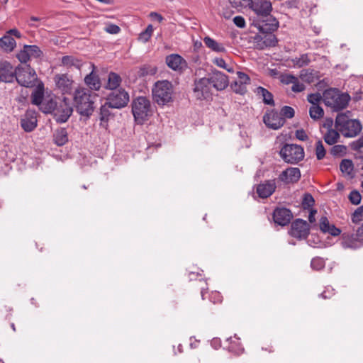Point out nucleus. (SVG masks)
Returning <instances> with one entry per match:
<instances>
[{
    "instance_id": "1",
    "label": "nucleus",
    "mask_w": 363,
    "mask_h": 363,
    "mask_svg": "<svg viewBox=\"0 0 363 363\" xmlns=\"http://www.w3.org/2000/svg\"><path fill=\"white\" fill-rule=\"evenodd\" d=\"M248 6L256 14L252 26L256 27L259 31L274 32L278 29L279 23L271 14L273 8L269 0L250 1Z\"/></svg>"
},
{
    "instance_id": "2",
    "label": "nucleus",
    "mask_w": 363,
    "mask_h": 363,
    "mask_svg": "<svg viewBox=\"0 0 363 363\" xmlns=\"http://www.w3.org/2000/svg\"><path fill=\"white\" fill-rule=\"evenodd\" d=\"M352 112L347 111L337 113L335 118V128L345 138H354L362 129L360 121L357 119H352Z\"/></svg>"
},
{
    "instance_id": "3",
    "label": "nucleus",
    "mask_w": 363,
    "mask_h": 363,
    "mask_svg": "<svg viewBox=\"0 0 363 363\" xmlns=\"http://www.w3.org/2000/svg\"><path fill=\"white\" fill-rule=\"evenodd\" d=\"M96 97V94L86 88H77L74 93V104L79 113L84 116H91Z\"/></svg>"
},
{
    "instance_id": "4",
    "label": "nucleus",
    "mask_w": 363,
    "mask_h": 363,
    "mask_svg": "<svg viewBox=\"0 0 363 363\" xmlns=\"http://www.w3.org/2000/svg\"><path fill=\"white\" fill-rule=\"evenodd\" d=\"M131 111L137 124L143 125L154 113V108L150 101L145 96H138L133 99Z\"/></svg>"
},
{
    "instance_id": "5",
    "label": "nucleus",
    "mask_w": 363,
    "mask_h": 363,
    "mask_svg": "<svg viewBox=\"0 0 363 363\" xmlns=\"http://www.w3.org/2000/svg\"><path fill=\"white\" fill-rule=\"evenodd\" d=\"M323 97L325 105L330 107L334 111L345 108L351 99L347 93H341L337 89L325 90Z\"/></svg>"
},
{
    "instance_id": "6",
    "label": "nucleus",
    "mask_w": 363,
    "mask_h": 363,
    "mask_svg": "<svg viewBox=\"0 0 363 363\" xmlns=\"http://www.w3.org/2000/svg\"><path fill=\"white\" fill-rule=\"evenodd\" d=\"M174 88L167 80H160L155 83L152 89V98L158 105H165L172 101Z\"/></svg>"
},
{
    "instance_id": "7",
    "label": "nucleus",
    "mask_w": 363,
    "mask_h": 363,
    "mask_svg": "<svg viewBox=\"0 0 363 363\" xmlns=\"http://www.w3.org/2000/svg\"><path fill=\"white\" fill-rule=\"evenodd\" d=\"M18 84L24 87H33L38 80L37 74L30 65H18L16 67V75L15 79Z\"/></svg>"
},
{
    "instance_id": "8",
    "label": "nucleus",
    "mask_w": 363,
    "mask_h": 363,
    "mask_svg": "<svg viewBox=\"0 0 363 363\" xmlns=\"http://www.w3.org/2000/svg\"><path fill=\"white\" fill-rule=\"evenodd\" d=\"M283 160L289 164H296L304 158L303 148L296 144H285L279 152Z\"/></svg>"
},
{
    "instance_id": "9",
    "label": "nucleus",
    "mask_w": 363,
    "mask_h": 363,
    "mask_svg": "<svg viewBox=\"0 0 363 363\" xmlns=\"http://www.w3.org/2000/svg\"><path fill=\"white\" fill-rule=\"evenodd\" d=\"M344 247L357 249L363 245V223L352 233H344L342 235Z\"/></svg>"
},
{
    "instance_id": "10",
    "label": "nucleus",
    "mask_w": 363,
    "mask_h": 363,
    "mask_svg": "<svg viewBox=\"0 0 363 363\" xmlns=\"http://www.w3.org/2000/svg\"><path fill=\"white\" fill-rule=\"evenodd\" d=\"M106 102L112 106V108H122L129 102V94L122 88L113 90L108 95Z\"/></svg>"
},
{
    "instance_id": "11",
    "label": "nucleus",
    "mask_w": 363,
    "mask_h": 363,
    "mask_svg": "<svg viewBox=\"0 0 363 363\" xmlns=\"http://www.w3.org/2000/svg\"><path fill=\"white\" fill-rule=\"evenodd\" d=\"M259 32L262 34H256L253 37V43L255 48L262 50L267 48L277 45L278 40L273 32Z\"/></svg>"
},
{
    "instance_id": "12",
    "label": "nucleus",
    "mask_w": 363,
    "mask_h": 363,
    "mask_svg": "<svg viewBox=\"0 0 363 363\" xmlns=\"http://www.w3.org/2000/svg\"><path fill=\"white\" fill-rule=\"evenodd\" d=\"M310 233L308 223L301 218L296 219L291 225L290 234L297 239H306Z\"/></svg>"
},
{
    "instance_id": "13",
    "label": "nucleus",
    "mask_w": 363,
    "mask_h": 363,
    "mask_svg": "<svg viewBox=\"0 0 363 363\" xmlns=\"http://www.w3.org/2000/svg\"><path fill=\"white\" fill-rule=\"evenodd\" d=\"M264 124L273 130L279 129L285 123V119L276 111L266 113L263 117Z\"/></svg>"
},
{
    "instance_id": "14",
    "label": "nucleus",
    "mask_w": 363,
    "mask_h": 363,
    "mask_svg": "<svg viewBox=\"0 0 363 363\" xmlns=\"http://www.w3.org/2000/svg\"><path fill=\"white\" fill-rule=\"evenodd\" d=\"M16 67L8 61L0 62V82L12 83L16 79Z\"/></svg>"
},
{
    "instance_id": "15",
    "label": "nucleus",
    "mask_w": 363,
    "mask_h": 363,
    "mask_svg": "<svg viewBox=\"0 0 363 363\" xmlns=\"http://www.w3.org/2000/svg\"><path fill=\"white\" fill-rule=\"evenodd\" d=\"M274 222L281 226H286L291 222L293 215L289 208L285 207H277L272 214Z\"/></svg>"
},
{
    "instance_id": "16",
    "label": "nucleus",
    "mask_w": 363,
    "mask_h": 363,
    "mask_svg": "<svg viewBox=\"0 0 363 363\" xmlns=\"http://www.w3.org/2000/svg\"><path fill=\"white\" fill-rule=\"evenodd\" d=\"M208 79L210 84L218 91L225 89L229 84L228 76L218 70L213 71Z\"/></svg>"
},
{
    "instance_id": "17",
    "label": "nucleus",
    "mask_w": 363,
    "mask_h": 363,
    "mask_svg": "<svg viewBox=\"0 0 363 363\" xmlns=\"http://www.w3.org/2000/svg\"><path fill=\"white\" fill-rule=\"evenodd\" d=\"M210 85L208 78L206 77L195 81L193 90L197 99H206L210 96Z\"/></svg>"
},
{
    "instance_id": "18",
    "label": "nucleus",
    "mask_w": 363,
    "mask_h": 363,
    "mask_svg": "<svg viewBox=\"0 0 363 363\" xmlns=\"http://www.w3.org/2000/svg\"><path fill=\"white\" fill-rule=\"evenodd\" d=\"M64 98L63 103H61L55 111L54 118L59 123H65L72 113V108L66 103Z\"/></svg>"
},
{
    "instance_id": "19",
    "label": "nucleus",
    "mask_w": 363,
    "mask_h": 363,
    "mask_svg": "<svg viewBox=\"0 0 363 363\" xmlns=\"http://www.w3.org/2000/svg\"><path fill=\"white\" fill-rule=\"evenodd\" d=\"M56 86L63 93L69 94L72 91L73 80L67 74H57L54 77Z\"/></svg>"
},
{
    "instance_id": "20",
    "label": "nucleus",
    "mask_w": 363,
    "mask_h": 363,
    "mask_svg": "<svg viewBox=\"0 0 363 363\" xmlns=\"http://www.w3.org/2000/svg\"><path fill=\"white\" fill-rule=\"evenodd\" d=\"M91 72L84 77V83L89 88V90L99 91L101 83L99 75L96 73V67L94 64L91 63Z\"/></svg>"
},
{
    "instance_id": "21",
    "label": "nucleus",
    "mask_w": 363,
    "mask_h": 363,
    "mask_svg": "<svg viewBox=\"0 0 363 363\" xmlns=\"http://www.w3.org/2000/svg\"><path fill=\"white\" fill-rule=\"evenodd\" d=\"M300 178L301 172L297 167H289L279 176V179L285 184L296 183Z\"/></svg>"
},
{
    "instance_id": "22",
    "label": "nucleus",
    "mask_w": 363,
    "mask_h": 363,
    "mask_svg": "<svg viewBox=\"0 0 363 363\" xmlns=\"http://www.w3.org/2000/svg\"><path fill=\"white\" fill-rule=\"evenodd\" d=\"M167 66L174 71H182L186 67V61L178 54H172L166 57Z\"/></svg>"
},
{
    "instance_id": "23",
    "label": "nucleus",
    "mask_w": 363,
    "mask_h": 363,
    "mask_svg": "<svg viewBox=\"0 0 363 363\" xmlns=\"http://www.w3.org/2000/svg\"><path fill=\"white\" fill-rule=\"evenodd\" d=\"M37 121L35 112L27 111L24 117L21 120V125L26 132H31L36 128Z\"/></svg>"
},
{
    "instance_id": "24",
    "label": "nucleus",
    "mask_w": 363,
    "mask_h": 363,
    "mask_svg": "<svg viewBox=\"0 0 363 363\" xmlns=\"http://www.w3.org/2000/svg\"><path fill=\"white\" fill-rule=\"evenodd\" d=\"M276 184L274 180L266 181L257 186V193L260 198L266 199L269 197L275 191Z\"/></svg>"
},
{
    "instance_id": "25",
    "label": "nucleus",
    "mask_w": 363,
    "mask_h": 363,
    "mask_svg": "<svg viewBox=\"0 0 363 363\" xmlns=\"http://www.w3.org/2000/svg\"><path fill=\"white\" fill-rule=\"evenodd\" d=\"M226 342L228 345L225 348L231 353L235 355H240L244 352L240 338L235 335L233 337H230L227 338Z\"/></svg>"
},
{
    "instance_id": "26",
    "label": "nucleus",
    "mask_w": 363,
    "mask_h": 363,
    "mask_svg": "<svg viewBox=\"0 0 363 363\" xmlns=\"http://www.w3.org/2000/svg\"><path fill=\"white\" fill-rule=\"evenodd\" d=\"M112 106H110L108 103L106 102L104 105H102L100 108L99 111V120H100V126L106 130L108 128V121L110 117L112 116V113L110 111Z\"/></svg>"
},
{
    "instance_id": "27",
    "label": "nucleus",
    "mask_w": 363,
    "mask_h": 363,
    "mask_svg": "<svg viewBox=\"0 0 363 363\" xmlns=\"http://www.w3.org/2000/svg\"><path fill=\"white\" fill-rule=\"evenodd\" d=\"M44 99V84L42 82L37 84L31 94V102L33 104L40 106Z\"/></svg>"
},
{
    "instance_id": "28",
    "label": "nucleus",
    "mask_w": 363,
    "mask_h": 363,
    "mask_svg": "<svg viewBox=\"0 0 363 363\" xmlns=\"http://www.w3.org/2000/svg\"><path fill=\"white\" fill-rule=\"evenodd\" d=\"M53 140L57 146H62L68 142V133L65 128L57 129L53 135Z\"/></svg>"
},
{
    "instance_id": "29",
    "label": "nucleus",
    "mask_w": 363,
    "mask_h": 363,
    "mask_svg": "<svg viewBox=\"0 0 363 363\" xmlns=\"http://www.w3.org/2000/svg\"><path fill=\"white\" fill-rule=\"evenodd\" d=\"M62 65L67 67H75L78 69H81L83 65V61L73 55H65L62 57L61 60Z\"/></svg>"
},
{
    "instance_id": "30",
    "label": "nucleus",
    "mask_w": 363,
    "mask_h": 363,
    "mask_svg": "<svg viewBox=\"0 0 363 363\" xmlns=\"http://www.w3.org/2000/svg\"><path fill=\"white\" fill-rule=\"evenodd\" d=\"M257 96L262 97L264 104L274 106L275 105L273 94L267 89L258 86L255 91Z\"/></svg>"
},
{
    "instance_id": "31",
    "label": "nucleus",
    "mask_w": 363,
    "mask_h": 363,
    "mask_svg": "<svg viewBox=\"0 0 363 363\" xmlns=\"http://www.w3.org/2000/svg\"><path fill=\"white\" fill-rule=\"evenodd\" d=\"M203 43L205 45L211 49L212 51L216 52H225L226 49L223 46V44L218 43L214 39L211 38L209 36H206L203 38Z\"/></svg>"
},
{
    "instance_id": "32",
    "label": "nucleus",
    "mask_w": 363,
    "mask_h": 363,
    "mask_svg": "<svg viewBox=\"0 0 363 363\" xmlns=\"http://www.w3.org/2000/svg\"><path fill=\"white\" fill-rule=\"evenodd\" d=\"M121 77L115 72H110L108 76V82L105 88L113 91L118 89V88L121 85Z\"/></svg>"
},
{
    "instance_id": "33",
    "label": "nucleus",
    "mask_w": 363,
    "mask_h": 363,
    "mask_svg": "<svg viewBox=\"0 0 363 363\" xmlns=\"http://www.w3.org/2000/svg\"><path fill=\"white\" fill-rule=\"evenodd\" d=\"M16 45V40L9 35L5 34L0 38V47L6 52L13 51Z\"/></svg>"
},
{
    "instance_id": "34",
    "label": "nucleus",
    "mask_w": 363,
    "mask_h": 363,
    "mask_svg": "<svg viewBox=\"0 0 363 363\" xmlns=\"http://www.w3.org/2000/svg\"><path fill=\"white\" fill-rule=\"evenodd\" d=\"M340 134L341 133L336 128L330 129L325 134L324 140L327 144L333 145L338 141Z\"/></svg>"
},
{
    "instance_id": "35",
    "label": "nucleus",
    "mask_w": 363,
    "mask_h": 363,
    "mask_svg": "<svg viewBox=\"0 0 363 363\" xmlns=\"http://www.w3.org/2000/svg\"><path fill=\"white\" fill-rule=\"evenodd\" d=\"M157 69L155 66L144 65L140 67L138 71V76L140 78L145 77L147 76H153L157 73Z\"/></svg>"
},
{
    "instance_id": "36",
    "label": "nucleus",
    "mask_w": 363,
    "mask_h": 363,
    "mask_svg": "<svg viewBox=\"0 0 363 363\" xmlns=\"http://www.w3.org/2000/svg\"><path fill=\"white\" fill-rule=\"evenodd\" d=\"M40 109L45 113H50L52 112L55 113V111L57 108V104L52 99H50L47 101H43L42 104L39 106Z\"/></svg>"
},
{
    "instance_id": "37",
    "label": "nucleus",
    "mask_w": 363,
    "mask_h": 363,
    "mask_svg": "<svg viewBox=\"0 0 363 363\" xmlns=\"http://www.w3.org/2000/svg\"><path fill=\"white\" fill-rule=\"evenodd\" d=\"M310 117L314 121L321 118L324 115V111L319 105L311 106L309 109Z\"/></svg>"
},
{
    "instance_id": "38",
    "label": "nucleus",
    "mask_w": 363,
    "mask_h": 363,
    "mask_svg": "<svg viewBox=\"0 0 363 363\" xmlns=\"http://www.w3.org/2000/svg\"><path fill=\"white\" fill-rule=\"evenodd\" d=\"M340 169L342 173L351 174L354 169L352 161L349 159H344L340 164Z\"/></svg>"
},
{
    "instance_id": "39",
    "label": "nucleus",
    "mask_w": 363,
    "mask_h": 363,
    "mask_svg": "<svg viewBox=\"0 0 363 363\" xmlns=\"http://www.w3.org/2000/svg\"><path fill=\"white\" fill-rule=\"evenodd\" d=\"M363 220V205L357 208L351 214V221L354 224H359Z\"/></svg>"
},
{
    "instance_id": "40",
    "label": "nucleus",
    "mask_w": 363,
    "mask_h": 363,
    "mask_svg": "<svg viewBox=\"0 0 363 363\" xmlns=\"http://www.w3.org/2000/svg\"><path fill=\"white\" fill-rule=\"evenodd\" d=\"M294 65L297 66L298 67H302L304 66H307L311 60L308 54H302L300 57H296L292 60Z\"/></svg>"
},
{
    "instance_id": "41",
    "label": "nucleus",
    "mask_w": 363,
    "mask_h": 363,
    "mask_svg": "<svg viewBox=\"0 0 363 363\" xmlns=\"http://www.w3.org/2000/svg\"><path fill=\"white\" fill-rule=\"evenodd\" d=\"M334 157H342L347 153V147L344 145H335L330 151Z\"/></svg>"
},
{
    "instance_id": "42",
    "label": "nucleus",
    "mask_w": 363,
    "mask_h": 363,
    "mask_svg": "<svg viewBox=\"0 0 363 363\" xmlns=\"http://www.w3.org/2000/svg\"><path fill=\"white\" fill-rule=\"evenodd\" d=\"M25 48L29 52L30 57L39 58L43 56V53L40 48L35 45H25Z\"/></svg>"
},
{
    "instance_id": "43",
    "label": "nucleus",
    "mask_w": 363,
    "mask_h": 363,
    "mask_svg": "<svg viewBox=\"0 0 363 363\" xmlns=\"http://www.w3.org/2000/svg\"><path fill=\"white\" fill-rule=\"evenodd\" d=\"M325 149L321 140H318L315 143V155L318 160H323L325 156Z\"/></svg>"
},
{
    "instance_id": "44",
    "label": "nucleus",
    "mask_w": 363,
    "mask_h": 363,
    "mask_svg": "<svg viewBox=\"0 0 363 363\" xmlns=\"http://www.w3.org/2000/svg\"><path fill=\"white\" fill-rule=\"evenodd\" d=\"M153 32V27L152 25H148L146 29L141 32L139 35V40L143 43L147 42Z\"/></svg>"
},
{
    "instance_id": "45",
    "label": "nucleus",
    "mask_w": 363,
    "mask_h": 363,
    "mask_svg": "<svg viewBox=\"0 0 363 363\" xmlns=\"http://www.w3.org/2000/svg\"><path fill=\"white\" fill-rule=\"evenodd\" d=\"M315 203V200L311 194H305L303 197V200L301 202V205L303 208L304 209H308L309 208L312 207Z\"/></svg>"
},
{
    "instance_id": "46",
    "label": "nucleus",
    "mask_w": 363,
    "mask_h": 363,
    "mask_svg": "<svg viewBox=\"0 0 363 363\" xmlns=\"http://www.w3.org/2000/svg\"><path fill=\"white\" fill-rule=\"evenodd\" d=\"M16 57L21 63L26 64L30 60V57L29 52L25 48V45L23 49L16 54Z\"/></svg>"
},
{
    "instance_id": "47",
    "label": "nucleus",
    "mask_w": 363,
    "mask_h": 363,
    "mask_svg": "<svg viewBox=\"0 0 363 363\" xmlns=\"http://www.w3.org/2000/svg\"><path fill=\"white\" fill-rule=\"evenodd\" d=\"M311 266L315 270H320L325 267V261L320 257H314L311 262Z\"/></svg>"
},
{
    "instance_id": "48",
    "label": "nucleus",
    "mask_w": 363,
    "mask_h": 363,
    "mask_svg": "<svg viewBox=\"0 0 363 363\" xmlns=\"http://www.w3.org/2000/svg\"><path fill=\"white\" fill-rule=\"evenodd\" d=\"M348 199L352 204L358 205L361 202L362 196L357 190H352L350 193V194L348 196Z\"/></svg>"
},
{
    "instance_id": "49",
    "label": "nucleus",
    "mask_w": 363,
    "mask_h": 363,
    "mask_svg": "<svg viewBox=\"0 0 363 363\" xmlns=\"http://www.w3.org/2000/svg\"><path fill=\"white\" fill-rule=\"evenodd\" d=\"M231 89L234 92L243 95L247 92L246 85L235 81L231 84Z\"/></svg>"
},
{
    "instance_id": "50",
    "label": "nucleus",
    "mask_w": 363,
    "mask_h": 363,
    "mask_svg": "<svg viewBox=\"0 0 363 363\" xmlns=\"http://www.w3.org/2000/svg\"><path fill=\"white\" fill-rule=\"evenodd\" d=\"M279 113L284 119L285 118H292L294 116L295 111L292 107L289 106H284L281 108Z\"/></svg>"
},
{
    "instance_id": "51",
    "label": "nucleus",
    "mask_w": 363,
    "mask_h": 363,
    "mask_svg": "<svg viewBox=\"0 0 363 363\" xmlns=\"http://www.w3.org/2000/svg\"><path fill=\"white\" fill-rule=\"evenodd\" d=\"M213 63L216 65L218 67H221L223 69H226L228 72L233 73L234 72V69L233 67H229L225 61L221 57H216L213 60Z\"/></svg>"
},
{
    "instance_id": "52",
    "label": "nucleus",
    "mask_w": 363,
    "mask_h": 363,
    "mask_svg": "<svg viewBox=\"0 0 363 363\" xmlns=\"http://www.w3.org/2000/svg\"><path fill=\"white\" fill-rule=\"evenodd\" d=\"M350 147L354 151L360 152L361 149L363 148V133L359 138L351 142Z\"/></svg>"
},
{
    "instance_id": "53",
    "label": "nucleus",
    "mask_w": 363,
    "mask_h": 363,
    "mask_svg": "<svg viewBox=\"0 0 363 363\" xmlns=\"http://www.w3.org/2000/svg\"><path fill=\"white\" fill-rule=\"evenodd\" d=\"M323 99V97L320 93L310 94L308 96V101L312 104V106L318 105V103Z\"/></svg>"
},
{
    "instance_id": "54",
    "label": "nucleus",
    "mask_w": 363,
    "mask_h": 363,
    "mask_svg": "<svg viewBox=\"0 0 363 363\" xmlns=\"http://www.w3.org/2000/svg\"><path fill=\"white\" fill-rule=\"evenodd\" d=\"M301 79L310 84L314 82L315 76L312 72L308 71H302L300 75Z\"/></svg>"
},
{
    "instance_id": "55",
    "label": "nucleus",
    "mask_w": 363,
    "mask_h": 363,
    "mask_svg": "<svg viewBox=\"0 0 363 363\" xmlns=\"http://www.w3.org/2000/svg\"><path fill=\"white\" fill-rule=\"evenodd\" d=\"M237 74H238V80L237 82H238L239 83L243 84L245 85L250 84V78L249 77V76L247 74H245L242 72H238Z\"/></svg>"
},
{
    "instance_id": "56",
    "label": "nucleus",
    "mask_w": 363,
    "mask_h": 363,
    "mask_svg": "<svg viewBox=\"0 0 363 363\" xmlns=\"http://www.w3.org/2000/svg\"><path fill=\"white\" fill-rule=\"evenodd\" d=\"M330 225L328 219L325 216L321 217L320 219V229L322 232L326 233L327 229Z\"/></svg>"
},
{
    "instance_id": "57",
    "label": "nucleus",
    "mask_w": 363,
    "mask_h": 363,
    "mask_svg": "<svg viewBox=\"0 0 363 363\" xmlns=\"http://www.w3.org/2000/svg\"><path fill=\"white\" fill-rule=\"evenodd\" d=\"M105 30L110 34H117L120 32L121 28L116 24H108L106 26Z\"/></svg>"
},
{
    "instance_id": "58",
    "label": "nucleus",
    "mask_w": 363,
    "mask_h": 363,
    "mask_svg": "<svg viewBox=\"0 0 363 363\" xmlns=\"http://www.w3.org/2000/svg\"><path fill=\"white\" fill-rule=\"evenodd\" d=\"M233 21L235 25L238 28H243L245 27V20L242 16H237L233 18Z\"/></svg>"
},
{
    "instance_id": "59",
    "label": "nucleus",
    "mask_w": 363,
    "mask_h": 363,
    "mask_svg": "<svg viewBox=\"0 0 363 363\" xmlns=\"http://www.w3.org/2000/svg\"><path fill=\"white\" fill-rule=\"evenodd\" d=\"M306 89L305 85L301 83L298 79L294 82L291 86V90L294 92H301Z\"/></svg>"
},
{
    "instance_id": "60",
    "label": "nucleus",
    "mask_w": 363,
    "mask_h": 363,
    "mask_svg": "<svg viewBox=\"0 0 363 363\" xmlns=\"http://www.w3.org/2000/svg\"><path fill=\"white\" fill-rule=\"evenodd\" d=\"M295 135L298 140L301 141H306L308 139V136L303 129L297 130L295 133Z\"/></svg>"
},
{
    "instance_id": "61",
    "label": "nucleus",
    "mask_w": 363,
    "mask_h": 363,
    "mask_svg": "<svg viewBox=\"0 0 363 363\" xmlns=\"http://www.w3.org/2000/svg\"><path fill=\"white\" fill-rule=\"evenodd\" d=\"M334 294V289L328 286L323 293L320 294V296L324 299H327L330 298Z\"/></svg>"
},
{
    "instance_id": "62",
    "label": "nucleus",
    "mask_w": 363,
    "mask_h": 363,
    "mask_svg": "<svg viewBox=\"0 0 363 363\" xmlns=\"http://www.w3.org/2000/svg\"><path fill=\"white\" fill-rule=\"evenodd\" d=\"M298 78L292 74H286L282 78V82L286 84H294L297 81Z\"/></svg>"
},
{
    "instance_id": "63",
    "label": "nucleus",
    "mask_w": 363,
    "mask_h": 363,
    "mask_svg": "<svg viewBox=\"0 0 363 363\" xmlns=\"http://www.w3.org/2000/svg\"><path fill=\"white\" fill-rule=\"evenodd\" d=\"M326 233H329L333 236H337L341 233V230L340 229L335 227V225L330 224L329 228L327 229Z\"/></svg>"
},
{
    "instance_id": "64",
    "label": "nucleus",
    "mask_w": 363,
    "mask_h": 363,
    "mask_svg": "<svg viewBox=\"0 0 363 363\" xmlns=\"http://www.w3.org/2000/svg\"><path fill=\"white\" fill-rule=\"evenodd\" d=\"M6 35H9L12 37V35L16 37L17 38H21V33L16 28L10 29L6 33Z\"/></svg>"
}]
</instances>
